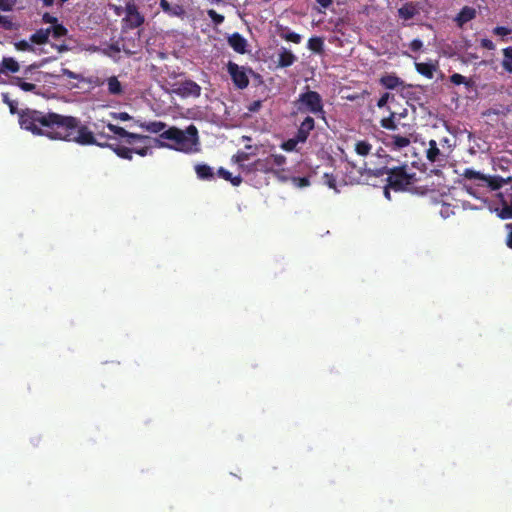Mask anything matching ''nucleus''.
Segmentation results:
<instances>
[{"label":"nucleus","mask_w":512,"mask_h":512,"mask_svg":"<svg viewBox=\"0 0 512 512\" xmlns=\"http://www.w3.org/2000/svg\"><path fill=\"white\" fill-rule=\"evenodd\" d=\"M19 123L22 129L35 135L46 136L52 140L75 142L77 144L110 147L115 154L126 160H132L133 148L119 144L109 145L98 142L94 133L80 120L73 116L61 115L55 112H42L26 109L19 113Z\"/></svg>","instance_id":"nucleus-1"},{"label":"nucleus","mask_w":512,"mask_h":512,"mask_svg":"<svg viewBox=\"0 0 512 512\" xmlns=\"http://www.w3.org/2000/svg\"><path fill=\"white\" fill-rule=\"evenodd\" d=\"M379 158L384 165L366 168L369 176L381 177L387 175L388 187H391L394 191H404L414 183L415 174L408 173L406 165L390 167L388 164L392 159L389 156H379Z\"/></svg>","instance_id":"nucleus-2"},{"label":"nucleus","mask_w":512,"mask_h":512,"mask_svg":"<svg viewBox=\"0 0 512 512\" xmlns=\"http://www.w3.org/2000/svg\"><path fill=\"white\" fill-rule=\"evenodd\" d=\"M160 137L170 140L173 144L161 143L162 147H169L184 153L198 152L199 137L198 130L195 125H189L185 130L177 127H170L160 134Z\"/></svg>","instance_id":"nucleus-3"},{"label":"nucleus","mask_w":512,"mask_h":512,"mask_svg":"<svg viewBox=\"0 0 512 512\" xmlns=\"http://www.w3.org/2000/svg\"><path fill=\"white\" fill-rule=\"evenodd\" d=\"M293 106L296 110L295 113L312 114L317 118L326 120L322 96L317 91L310 90L309 87L305 92L299 94L297 99L294 100Z\"/></svg>","instance_id":"nucleus-4"},{"label":"nucleus","mask_w":512,"mask_h":512,"mask_svg":"<svg viewBox=\"0 0 512 512\" xmlns=\"http://www.w3.org/2000/svg\"><path fill=\"white\" fill-rule=\"evenodd\" d=\"M463 176L467 180H472L478 187H487L491 191L500 189L504 184H507L511 178H503L498 175L486 176L478 171L467 168L463 172Z\"/></svg>","instance_id":"nucleus-5"},{"label":"nucleus","mask_w":512,"mask_h":512,"mask_svg":"<svg viewBox=\"0 0 512 512\" xmlns=\"http://www.w3.org/2000/svg\"><path fill=\"white\" fill-rule=\"evenodd\" d=\"M125 17L122 19V27L125 30H133L141 27L145 22L144 15L139 11L134 0H129L125 4Z\"/></svg>","instance_id":"nucleus-6"},{"label":"nucleus","mask_w":512,"mask_h":512,"mask_svg":"<svg viewBox=\"0 0 512 512\" xmlns=\"http://www.w3.org/2000/svg\"><path fill=\"white\" fill-rule=\"evenodd\" d=\"M227 72L229 73L231 80L235 87L240 90L246 89L249 85L248 74L253 73L251 68L239 66L238 64L229 61L227 63Z\"/></svg>","instance_id":"nucleus-7"},{"label":"nucleus","mask_w":512,"mask_h":512,"mask_svg":"<svg viewBox=\"0 0 512 512\" xmlns=\"http://www.w3.org/2000/svg\"><path fill=\"white\" fill-rule=\"evenodd\" d=\"M201 87L195 81L187 79L178 84L172 92L182 98L194 97L198 98L201 95Z\"/></svg>","instance_id":"nucleus-8"},{"label":"nucleus","mask_w":512,"mask_h":512,"mask_svg":"<svg viewBox=\"0 0 512 512\" xmlns=\"http://www.w3.org/2000/svg\"><path fill=\"white\" fill-rule=\"evenodd\" d=\"M315 128V121L314 118L310 115H307L303 121L300 123L297 132L295 136L297 137V140H300L301 143H304L307 141L310 133Z\"/></svg>","instance_id":"nucleus-9"},{"label":"nucleus","mask_w":512,"mask_h":512,"mask_svg":"<svg viewBox=\"0 0 512 512\" xmlns=\"http://www.w3.org/2000/svg\"><path fill=\"white\" fill-rule=\"evenodd\" d=\"M426 157L431 163H437L439 166L446 162V155L440 151L435 140L429 141V147L426 151Z\"/></svg>","instance_id":"nucleus-10"},{"label":"nucleus","mask_w":512,"mask_h":512,"mask_svg":"<svg viewBox=\"0 0 512 512\" xmlns=\"http://www.w3.org/2000/svg\"><path fill=\"white\" fill-rule=\"evenodd\" d=\"M229 46L239 54H245L247 52V40L238 32L231 34L228 39Z\"/></svg>","instance_id":"nucleus-11"},{"label":"nucleus","mask_w":512,"mask_h":512,"mask_svg":"<svg viewBox=\"0 0 512 512\" xmlns=\"http://www.w3.org/2000/svg\"><path fill=\"white\" fill-rule=\"evenodd\" d=\"M416 71L427 79H432L438 69V62H415Z\"/></svg>","instance_id":"nucleus-12"},{"label":"nucleus","mask_w":512,"mask_h":512,"mask_svg":"<svg viewBox=\"0 0 512 512\" xmlns=\"http://www.w3.org/2000/svg\"><path fill=\"white\" fill-rule=\"evenodd\" d=\"M501 198V217L504 219H511L512 218V186H511V192H507L505 194L500 193L499 194Z\"/></svg>","instance_id":"nucleus-13"},{"label":"nucleus","mask_w":512,"mask_h":512,"mask_svg":"<svg viewBox=\"0 0 512 512\" xmlns=\"http://www.w3.org/2000/svg\"><path fill=\"white\" fill-rule=\"evenodd\" d=\"M379 82L383 87L390 90L404 86V81L394 73L383 75Z\"/></svg>","instance_id":"nucleus-14"},{"label":"nucleus","mask_w":512,"mask_h":512,"mask_svg":"<svg viewBox=\"0 0 512 512\" xmlns=\"http://www.w3.org/2000/svg\"><path fill=\"white\" fill-rule=\"evenodd\" d=\"M160 7L170 17H183L185 15V10L181 5H171L167 0H160Z\"/></svg>","instance_id":"nucleus-15"},{"label":"nucleus","mask_w":512,"mask_h":512,"mask_svg":"<svg viewBox=\"0 0 512 512\" xmlns=\"http://www.w3.org/2000/svg\"><path fill=\"white\" fill-rule=\"evenodd\" d=\"M388 142L387 144L392 147L394 150H401L407 146L410 145L411 140L408 136H402V135H388L387 136Z\"/></svg>","instance_id":"nucleus-16"},{"label":"nucleus","mask_w":512,"mask_h":512,"mask_svg":"<svg viewBox=\"0 0 512 512\" xmlns=\"http://www.w3.org/2000/svg\"><path fill=\"white\" fill-rule=\"evenodd\" d=\"M476 17V10L472 7L465 6L457 14L455 21L459 27H462L465 23L471 21Z\"/></svg>","instance_id":"nucleus-17"},{"label":"nucleus","mask_w":512,"mask_h":512,"mask_svg":"<svg viewBox=\"0 0 512 512\" xmlns=\"http://www.w3.org/2000/svg\"><path fill=\"white\" fill-rule=\"evenodd\" d=\"M20 70L19 63L12 57H4L0 63V73H17Z\"/></svg>","instance_id":"nucleus-18"},{"label":"nucleus","mask_w":512,"mask_h":512,"mask_svg":"<svg viewBox=\"0 0 512 512\" xmlns=\"http://www.w3.org/2000/svg\"><path fill=\"white\" fill-rule=\"evenodd\" d=\"M296 56L288 49L282 48L278 55V66L282 68L289 67L296 61Z\"/></svg>","instance_id":"nucleus-19"},{"label":"nucleus","mask_w":512,"mask_h":512,"mask_svg":"<svg viewBox=\"0 0 512 512\" xmlns=\"http://www.w3.org/2000/svg\"><path fill=\"white\" fill-rule=\"evenodd\" d=\"M418 13L416 5L413 2L405 3L398 9V15L404 20H410Z\"/></svg>","instance_id":"nucleus-20"},{"label":"nucleus","mask_w":512,"mask_h":512,"mask_svg":"<svg viewBox=\"0 0 512 512\" xmlns=\"http://www.w3.org/2000/svg\"><path fill=\"white\" fill-rule=\"evenodd\" d=\"M139 127L150 133H162L165 131L166 123L162 121H152V122H140L138 123Z\"/></svg>","instance_id":"nucleus-21"},{"label":"nucleus","mask_w":512,"mask_h":512,"mask_svg":"<svg viewBox=\"0 0 512 512\" xmlns=\"http://www.w3.org/2000/svg\"><path fill=\"white\" fill-rule=\"evenodd\" d=\"M269 159L271 160V166L273 167V174L279 177L281 180H286L285 177H280V171L275 169L280 168L286 164V157L282 154H270Z\"/></svg>","instance_id":"nucleus-22"},{"label":"nucleus","mask_w":512,"mask_h":512,"mask_svg":"<svg viewBox=\"0 0 512 512\" xmlns=\"http://www.w3.org/2000/svg\"><path fill=\"white\" fill-rule=\"evenodd\" d=\"M11 84L14 85V86L19 87L21 90H23L25 92L37 93V89L38 88H37L36 84L30 83V82H26L21 77H13L11 79Z\"/></svg>","instance_id":"nucleus-23"},{"label":"nucleus","mask_w":512,"mask_h":512,"mask_svg":"<svg viewBox=\"0 0 512 512\" xmlns=\"http://www.w3.org/2000/svg\"><path fill=\"white\" fill-rule=\"evenodd\" d=\"M107 88L111 95L119 96L123 93L122 84L116 76H111L107 79Z\"/></svg>","instance_id":"nucleus-24"},{"label":"nucleus","mask_w":512,"mask_h":512,"mask_svg":"<svg viewBox=\"0 0 512 512\" xmlns=\"http://www.w3.org/2000/svg\"><path fill=\"white\" fill-rule=\"evenodd\" d=\"M50 36V29H38L30 36V42L34 44H45Z\"/></svg>","instance_id":"nucleus-25"},{"label":"nucleus","mask_w":512,"mask_h":512,"mask_svg":"<svg viewBox=\"0 0 512 512\" xmlns=\"http://www.w3.org/2000/svg\"><path fill=\"white\" fill-rule=\"evenodd\" d=\"M197 176L203 180H210L214 177L212 168L207 164H198L195 167Z\"/></svg>","instance_id":"nucleus-26"},{"label":"nucleus","mask_w":512,"mask_h":512,"mask_svg":"<svg viewBox=\"0 0 512 512\" xmlns=\"http://www.w3.org/2000/svg\"><path fill=\"white\" fill-rule=\"evenodd\" d=\"M502 53L503 60L501 65L506 72L512 73V46L504 48Z\"/></svg>","instance_id":"nucleus-27"},{"label":"nucleus","mask_w":512,"mask_h":512,"mask_svg":"<svg viewBox=\"0 0 512 512\" xmlns=\"http://www.w3.org/2000/svg\"><path fill=\"white\" fill-rule=\"evenodd\" d=\"M308 48L314 53H322L324 51V40L321 37L313 36L308 40Z\"/></svg>","instance_id":"nucleus-28"},{"label":"nucleus","mask_w":512,"mask_h":512,"mask_svg":"<svg viewBox=\"0 0 512 512\" xmlns=\"http://www.w3.org/2000/svg\"><path fill=\"white\" fill-rule=\"evenodd\" d=\"M255 166H256V170H258V172H262V173H273V167L271 166V160L269 159V156H267L266 158H259L257 160H255Z\"/></svg>","instance_id":"nucleus-29"},{"label":"nucleus","mask_w":512,"mask_h":512,"mask_svg":"<svg viewBox=\"0 0 512 512\" xmlns=\"http://www.w3.org/2000/svg\"><path fill=\"white\" fill-rule=\"evenodd\" d=\"M372 149V145L365 140L357 141L355 143V152L360 156H367Z\"/></svg>","instance_id":"nucleus-30"},{"label":"nucleus","mask_w":512,"mask_h":512,"mask_svg":"<svg viewBox=\"0 0 512 512\" xmlns=\"http://www.w3.org/2000/svg\"><path fill=\"white\" fill-rule=\"evenodd\" d=\"M450 81L454 85H461L464 84L467 88H471L473 86V81L471 79H467L465 76L454 73L450 76Z\"/></svg>","instance_id":"nucleus-31"},{"label":"nucleus","mask_w":512,"mask_h":512,"mask_svg":"<svg viewBox=\"0 0 512 512\" xmlns=\"http://www.w3.org/2000/svg\"><path fill=\"white\" fill-rule=\"evenodd\" d=\"M48 29H50V34H52V37L55 39L62 38L66 36V34L68 33V30L62 24L59 23H56L55 25L49 27Z\"/></svg>","instance_id":"nucleus-32"},{"label":"nucleus","mask_w":512,"mask_h":512,"mask_svg":"<svg viewBox=\"0 0 512 512\" xmlns=\"http://www.w3.org/2000/svg\"><path fill=\"white\" fill-rule=\"evenodd\" d=\"M126 138V143L127 144H133L135 143L136 141H146V140H149L150 138L146 135H141V134H137V133H132V132H129L127 131V135H125Z\"/></svg>","instance_id":"nucleus-33"},{"label":"nucleus","mask_w":512,"mask_h":512,"mask_svg":"<svg viewBox=\"0 0 512 512\" xmlns=\"http://www.w3.org/2000/svg\"><path fill=\"white\" fill-rule=\"evenodd\" d=\"M0 25L5 30H16L18 25L15 24L9 16H0Z\"/></svg>","instance_id":"nucleus-34"},{"label":"nucleus","mask_w":512,"mask_h":512,"mask_svg":"<svg viewBox=\"0 0 512 512\" xmlns=\"http://www.w3.org/2000/svg\"><path fill=\"white\" fill-rule=\"evenodd\" d=\"M381 127L387 130H395L397 125L395 123V113H391L389 117L383 118L380 122Z\"/></svg>","instance_id":"nucleus-35"},{"label":"nucleus","mask_w":512,"mask_h":512,"mask_svg":"<svg viewBox=\"0 0 512 512\" xmlns=\"http://www.w3.org/2000/svg\"><path fill=\"white\" fill-rule=\"evenodd\" d=\"M281 37L286 41L293 42L295 44H299L302 40L301 35L293 31L283 32L281 33Z\"/></svg>","instance_id":"nucleus-36"},{"label":"nucleus","mask_w":512,"mask_h":512,"mask_svg":"<svg viewBox=\"0 0 512 512\" xmlns=\"http://www.w3.org/2000/svg\"><path fill=\"white\" fill-rule=\"evenodd\" d=\"M324 184L327 185L330 189L335 191H339L337 189V181L336 177L332 173H324L323 175Z\"/></svg>","instance_id":"nucleus-37"},{"label":"nucleus","mask_w":512,"mask_h":512,"mask_svg":"<svg viewBox=\"0 0 512 512\" xmlns=\"http://www.w3.org/2000/svg\"><path fill=\"white\" fill-rule=\"evenodd\" d=\"M298 143H301V141L297 140V137L294 136L293 138H290L287 141H284L281 145V148L285 151L290 152L296 148Z\"/></svg>","instance_id":"nucleus-38"},{"label":"nucleus","mask_w":512,"mask_h":512,"mask_svg":"<svg viewBox=\"0 0 512 512\" xmlns=\"http://www.w3.org/2000/svg\"><path fill=\"white\" fill-rule=\"evenodd\" d=\"M207 15L209 16V18L212 20V22L216 26L222 24L225 19L223 15L217 13L214 9H209L207 11Z\"/></svg>","instance_id":"nucleus-39"},{"label":"nucleus","mask_w":512,"mask_h":512,"mask_svg":"<svg viewBox=\"0 0 512 512\" xmlns=\"http://www.w3.org/2000/svg\"><path fill=\"white\" fill-rule=\"evenodd\" d=\"M291 182L297 188H305L310 185L308 177H291Z\"/></svg>","instance_id":"nucleus-40"},{"label":"nucleus","mask_w":512,"mask_h":512,"mask_svg":"<svg viewBox=\"0 0 512 512\" xmlns=\"http://www.w3.org/2000/svg\"><path fill=\"white\" fill-rule=\"evenodd\" d=\"M2 99L9 106L11 114L17 113L18 102L9 98L8 93L2 94Z\"/></svg>","instance_id":"nucleus-41"},{"label":"nucleus","mask_w":512,"mask_h":512,"mask_svg":"<svg viewBox=\"0 0 512 512\" xmlns=\"http://www.w3.org/2000/svg\"><path fill=\"white\" fill-rule=\"evenodd\" d=\"M250 155L244 151H238L233 157L232 160L238 164V166H242L245 161L249 159Z\"/></svg>","instance_id":"nucleus-42"},{"label":"nucleus","mask_w":512,"mask_h":512,"mask_svg":"<svg viewBox=\"0 0 512 512\" xmlns=\"http://www.w3.org/2000/svg\"><path fill=\"white\" fill-rule=\"evenodd\" d=\"M14 46L18 51H34L33 45L26 40L16 42Z\"/></svg>","instance_id":"nucleus-43"},{"label":"nucleus","mask_w":512,"mask_h":512,"mask_svg":"<svg viewBox=\"0 0 512 512\" xmlns=\"http://www.w3.org/2000/svg\"><path fill=\"white\" fill-rule=\"evenodd\" d=\"M107 128L109 129V131H111L112 133L119 137H125V135H127V130L124 129L123 127L108 123Z\"/></svg>","instance_id":"nucleus-44"},{"label":"nucleus","mask_w":512,"mask_h":512,"mask_svg":"<svg viewBox=\"0 0 512 512\" xmlns=\"http://www.w3.org/2000/svg\"><path fill=\"white\" fill-rule=\"evenodd\" d=\"M16 0H0V10L9 12L14 9Z\"/></svg>","instance_id":"nucleus-45"},{"label":"nucleus","mask_w":512,"mask_h":512,"mask_svg":"<svg viewBox=\"0 0 512 512\" xmlns=\"http://www.w3.org/2000/svg\"><path fill=\"white\" fill-rule=\"evenodd\" d=\"M492 32L494 35L505 37L511 34L512 29L506 26H496Z\"/></svg>","instance_id":"nucleus-46"},{"label":"nucleus","mask_w":512,"mask_h":512,"mask_svg":"<svg viewBox=\"0 0 512 512\" xmlns=\"http://www.w3.org/2000/svg\"><path fill=\"white\" fill-rule=\"evenodd\" d=\"M102 52L104 55L111 56L112 53H114V54L120 53V47L117 43H112L106 49H103Z\"/></svg>","instance_id":"nucleus-47"},{"label":"nucleus","mask_w":512,"mask_h":512,"mask_svg":"<svg viewBox=\"0 0 512 512\" xmlns=\"http://www.w3.org/2000/svg\"><path fill=\"white\" fill-rule=\"evenodd\" d=\"M409 47L413 52H418L422 49L423 42L420 39H414L410 42Z\"/></svg>","instance_id":"nucleus-48"},{"label":"nucleus","mask_w":512,"mask_h":512,"mask_svg":"<svg viewBox=\"0 0 512 512\" xmlns=\"http://www.w3.org/2000/svg\"><path fill=\"white\" fill-rule=\"evenodd\" d=\"M243 172L245 173H254V172H258V170H256V166H255V161L253 163H250V164H243L242 166L239 167Z\"/></svg>","instance_id":"nucleus-49"},{"label":"nucleus","mask_w":512,"mask_h":512,"mask_svg":"<svg viewBox=\"0 0 512 512\" xmlns=\"http://www.w3.org/2000/svg\"><path fill=\"white\" fill-rule=\"evenodd\" d=\"M217 173L221 178L225 179L226 181L232 180V173H230L228 170L224 169L223 167L219 168Z\"/></svg>","instance_id":"nucleus-50"},{"label":"nucleus","mask_w":512,"mask_h":512,"mask_svg":"<svg viewBox=\"0 0 512 512\" xmlns=\"http://www.w3.org/2000/svg\"><path fill=\"white\" fill-rule=\"evenodd\" d=\"M42 20L44 23L52 24V26L55 25L56 23H58L57 18L55 16L50 15L47 12L43 14Z\"/></svg>","instance_id":"nucleus-51"},{"label":"nucleus","mask_w":512,"mask_h":512,"mask_svg":"<svg viewBox=\"0 0 512 512\" xmlns=\"http://www.w3.org/2000/svg\"><path fill=\"white\" fill-rule=\"evenodd\" d=\"M481 47L487 50H494L495 44L493 43L492 40L484 38L481 40Z\"/></svg>","instance_id":"nucleus-52"},{"label":"nucleus","mask_w":512,"mask_h":512,"mask_svg":"<svg viewBox=\"0 0 512 512\" xmlns=\"http://www.w3.org/2000/svg\"><path fill=\"white\" fill-rule=\"evenodd\" d=\"M112 116L114 119H119L121 121H129L132 118L127 112L113 113Z\"/></svg>","instance_id":"nucleus-53"},{"label":"nucleus","mask_w":512,"mask_h":512,"mask_svg":"<svg viewBox=\"0 0 512 512\" xmlns=\"http://www.w3.org/2000/svg\"><path fill=\"white\" fill-rule=\"evenodd\" d=\"M390 98V94L389 93H384L377 101V106L379 108H383L386 106L388 100Z\"/></svg>","instance_id":"nucleus-54"},{"label":"nucleus","mask_w":512,"mask_h":512,"mask_svg":"<svg viewBox=\"0 0 512 512\" xmlns=\"http://www.w3.org/2000/svg\"><path fill=\"white\" fill-rule=\"evenodd\" d=\"M262 107V102L260 100L253 101L249 106L248 110L250 112H257Z\"/></svg>","instance_id":"nucleus-55"},{"label":"nucleus","mask_w":512,"mask_h":512,"mask_svg":"<svg viewBox=\"0 0 512 512\" xmlns=\"http://www.w3.org/2000/svg\"><path fill=\"white\" fill-rule=\"evenodd\" d=\"M150 151L149 146L141 147V148H133V153H136L142 157L146 156Z\"/></svg>","instance_id":"nucleus-56"},{"label":"nucleus","mask_w":512,"mask_h":512,"mask_svg":"<svg viewBox=\"0 0 512 512\" xmlns=\"http://www.w3.org/2000/svg\"><path fill=\"white\" fill-rule=\"evenodd\" d=\"M38 67H39V65H37V64H31V65H29L28 67H26V68L24 69V71H23V73H24L25 77H26V78H29V77H30L29 75L32 73V70H33V69H36V68H38Z\"/></svg>","instance_id":"nucleus-57"},{"label":"nucleus","mask_w":512,"mask_h":512,"mask_svg":"<svg viewBox=\"0 0 512 512\" xmlns=\"http://www.w3.org/2000/svg\"><path fill=\"white\" fill-rule=\"evenodd\" d=\"M233 186H239L242 183V177L240 175L233 176L232 180L229 181Z\"/></svg>","instance_id":"nucleus-58"},{"label":"nucleus","mask_w":512,"mask_h":512,"mask_svg":"<svg viewBox=\"0 0 512 512\" xmlns=\"http://www.w3.org/2000/svg\"><path fill=\"white\" fill-rule=\"evenodd\" d=\"M316 2L322 7V8H328L332 5V0H316Z\"/></svg>","instance_id":"nucleus-59"},{"label":"nucleus","mask_w":512,"mask_h":512,"mask_svg":"<svg viewBox=\"0 0 512 512\" xmlns=\"http://www.w3.org/2000/svg\"><path fill=\"white\" fill-rule=\"evenodd\" d=\"M390 189H391V187H388V184H387V185L385 186V188H384V196H385L388 200H390V199H391V195H390V191H389Z\"/></svg>","instance_id":"nucleus-60"},{"label":"nucleus","mask_w":512,"mask_h":512,"mask_svg":"<svg viewBox=\"0 0 512 512\" xmlns=\"http://www.w3.org/2000/svg\"><path fill=\"white\" fill-rule=\"evenodd\" d=\"M95 128H96V130H98L99 125H98V124H95ZM97 135H98L100 138H106V139H108V138H109V136H107V135H106L104 132H102V131H97Z\"/></svg>","instance_id":"nucleus-61"},{"label":"nucleus","mask_w":512,"mask_h":512,"mask_svg":"<svg viewBox=\"0 0 512 512\" xmlns=\"http://www.w3.org/2000/svg\"><path fill=\"white\" fill-rule=\"evenodd\" d=\"M507 246L512 249V231L507 236Z\"/></svg>","instance_id":"nucleus-62"},{"label":"nucleus","mask_w":512,"mask_h":512,"mask_svg":"<svg viewBox=\"0 0 512 512\" xmlns=\"http://www.w3.org/2000/svg\"><path fill=\"white\" fill-rule=\"evenodd\" d=\"M43 4L47 7L52 6L54 4V0H43Z\"/></svg>","instance_id":"nucleus-63"},{"label":"nucleus","mask_w":512,"mask_h":512,"mask_svg":"<svg viewBox=\"0 0 512 512\" xmlns=\"http://www.w3.org/2000/svg\"><path fill=\"white\" fill-rule=\"evenodd\" d=\"M114 11H115V13H116L117 15H121L122 7H120V6H115Z\"/></svg>","instance_id":"nucleus-64"}]
</instances>
